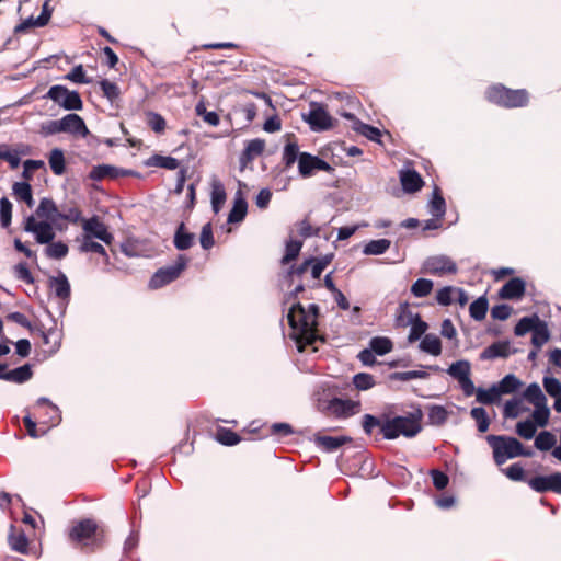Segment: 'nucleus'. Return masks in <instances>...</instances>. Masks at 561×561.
<instances>
[{"mask_svg": "<svg viewBox=\"0 0 561 561\" xmlns=\"http://www.w3.org/2000/svg\"><path fill=\"white\" fill-rule=\"evenodd\" d=\"M318 316L319 306L316 304H310L307 309L300 302H294L290 307L287 318L299 352H302L304 345L317 340Z\"/></svg>", "mask_w": 561, "mask_h": 561, "instance_id": "obj_1", "label": "nucleus"}, {"mask_svg": "<svg viewBox=\"0 0 561 561\" xmlns=\"http://www.w3.org/2000/svg\"><path fill=\"white\" fill-rule=\"evenodd\" d=\"M420 419L421 414L417 416L411 414L410 416H396L386 422H381L371 414H365L363 416L362 426L367 435H371L374 428L379 427L385 439H396L400 435L411 438L416 436L422 430Z\"/></svg>", "mask_w": 561, "mask_h": 561, "instance_id": "obj_2", "label": "nucleus"}, {"mask_svg": "<svg viewBox=\"0 0 561 561\" xmlns=\"http://www.w3.org/2000/svg\"><path fill=\"white\" fill-rule=\"evenodd\" d=\"M488 444L493 450V458L497 466L505 463L508 459L519 456L531 457V450H525L522 443L511 436L505 435H488L485 437Z\"/></svg>", "mask_w": 561, "mask_h": 561, "instance_id": "obj_3", "label": "nucleus"}, {"mask_svg": "<svg viewBox=\"0 0 561 561\" xmlns=\"http://www.w3.org/2000/svg\"><path fill=\"white\" fill-rule=\"evenodd\" d=\"M44 99L51 100L67 111H80L83 106L80 94L77 91H69L61 84L50 87Z\"/></svg>", "mask_w": 561, "mask_h": 561, "instance_id": "obj_4", "label": "nucleus"}, {"mask_svg": "<svg viewBox=\"0 0 561 561\" xmlns=\"http://www.w3.org/2000/svg\"><path fill=\"white\" fill-rule=\"evenodd\" d=\"M187 262L188 260L185 255H179L173 264L159 268L152 275L149 280V287L158 289L175 280L186 267Z\"/></svg>", "mask_w": 561, "mask_h": 561, "instance_id": "obj_5", "label": "nucleus"}, {"mask_svg": "<svg viewBox=\"0 0 561 561\" xmlns=\"http://www.w3.org/2000/svg\"><path fill=\"white\" fill-rule=\"evenodd\" d=\"M447 374L458 381L459 387L461 388L463 394L466 397H471L476 387L473 381L470 378L471 374V364L467 359H460L455 363H453L447 368Z\"/></svg>", "mask_w": 561, "mask_h": 561, "instance_id": "obj_6", "label": "nucleus"}, {"mask_svg": "<svg viewBox=\"0 0 561 561\" xmlns=\"http://www.w3.org/2000/svg\"><path fill=\"white\" fill-rule=\"evenodd\" d=\"M304 119L309 124L310 129L313 131H323L332 127V117L325 107L317 102L310 103V110Z\"/></svg>", "mask_w": 561, "mask_h": 561, "instance_id": "obj_7", "label": "nucleus"}, {"mask_svg": "<svg viewBox=\"0 0 561 561\" xmlns=\"http://www.w3.org/2000/svg\"><path fill=\"white\" fill-rule=\"evenodd\" d=\"M423 271L434 276L456 274L457 264L447 255H434L427 257L423 263Z\"/></svg>", "mask_w": 561, "mask_h": 561, "instance_id": "obj_8", "label": "nucleus"}, {"mask_svg": "<svg viewBox=\"0 0 561 561\" xmlns=\"http://www.w3.org/2000/svg\"><path fill=\"white\" fill-rule=\"evenodd\" d=\"M54 222L36 221L31 215L25 219L24 230L35 236L36 242L39 244H48L55 239Z\"/></svg>", "mask_w": 561, "mask_h": 561, "instance_id": "obj_9", "label": "nucleus"}, {"mask_svg": "<svg viewBox=\"0 0 561 561\" xmlns=\"http://www.w3.org/2000/svg\"><path fill=\"white\" fill-rule=\"evenodd\" d=\"M83 237L90 239H98L106 244H111L114 240L113 234L108 231L106 225L102 222L99 217L93 216L89 219L82 220Z\"/></svg>", "mask_w": 561, "mask_h": 561, "instance_id": "obj_10", "label": "nucleus"}, {"mask_svg": "<svg viewBox=\"0 0 561 561\" xmlns=\"http://www.w3.org/2000/svg\"><path fill=\"white\" fill-rule=\"evenodd\" d=\"M318 170L330 172L332 167L317 156H312L309 152H302L298 163L299 174L302 178H309Z\"/></svg>", "mask_w": 561, "mask_h": 561, "instance_id": "obj_11", "label": "nucleus"}, {"mask_svg": "<svg viewBox=\"0 0 561 561\" xmlns=\"http://www.w3.org/2000/svg\"><path fill=\"white\" fill-rule=\"evenodd\" d=\"M528 485L539 493L552 491L557 494H561V472L534 477L528 480Z\"/></svg>", "mask_w": 561, "mask_h": 561, "instance_id": "obj_12", "label": "nucleus"}, {"mask_svg": "<svg viewBox=\"0 0 561 561\" xmlns=\"http://www.w3.org/2000/svg\"><path fill=\"white\" fill-rule=\"evenodd\" d=\"M98 525L92 519H83L76 524L69 531L71 541L85 546L96 533Z\"/></svg>", "mask_w": 561, "mask_h": 561, "instance_id": "obj_13", "label": "nucleus"}, {"mask_svg": "<svg viewBox=\"0 0 561 561\" xmlns=\"http://www.w3.org/2000/svg\"><path fill=\"white\" fill-rule=\"evenodd\" d=\"M60 121L61 133H68L76 136L85 137L89 130L84 121L78 114L70 113L64 116Z\"/></svg>", "mask_w": 561, "mask_h": 561, "instance_id": "obj_14", "label": "nucleus"}, {"mask_svg": "<svg viewBox=\"0 0 561 561\" xmlns=\"http://www.w3.org/2000/svg\"><path fill=\"white\" fill-rule=\"evenodd\" d=\"M360 402L350 399L334 398L330 402V409L340 417H348L360 412Z\"/></svg>", "mask_w": 561, "mask_h": 561, "instance_id": "obj_15", "label": "nucleus"}, {"mask_svg": "<svg viewBox=\"0 0 561 561\" xmlns=\"http://www.w3.org/2000/svg\"><path fill=\"white\" fill-rule=\"evenodd\" d=\"M48 286L62 302L67 304L69 301L71 294L70 283L62 272H59L57 276H50Z\"/></svg>", "mask_w": 561, "mask_h": 561, "instance_id": "obj_16", "label": "nucleus"}, {"mask_svg": "<svg viewBox=\"0 0 561 561\" xmlns=\"http://www.w3.org/2000/svg\"><path fill=\"white\" fill-rule=\"evenodd\" d=\"M513 351L508 341H497L485 347L481 354V360H492L496 358H507Z\"/></svg>", "mask_w": 561, "mask_h": 561, "instance_id": "obj_17", "label": "nucleus"}, {"mask_svg": "<svg viewBox=\"0 0 561 561\" xmlns=\"http://www.w3.org/2000/svg\"><path fill=\"white\" fill-rule=\"evenodd\" d=\"M400 182L405 193H415L424 184L422 176L413 169H403L400 171Z\"/></svg>", "mask_w": 561, "mask_h": 561, "instance_id": "obj_18", "label": "nucleus"}, {"mask_svg": "<svg viewBox=\"0 0 561 561\" xmlns=\"http://www.w3.org/2000/svg\"><path fill=\"white\" fill-rule=\"evenodd\" d=\"M525 289V282L519 277H514L502 286L499 296L502 299H519L524 296Z\"/></svg>", "mask_w": 561, "mask_h": 561, "instance_id": "obj_19", "label": "nucleus"}, {"mask_svg": "<svg viewBox=\"0 0 561 561\" xmlns=\"http://www.w3.org/2000/svg\"><path fill=\"white\" fill-rule=\"evenodd\" d=\"M346 118L353 121V129L366 137L371 141H380L381 133L377 127L370 126L357 119L353 114L347 113L344 115Z\"/></svg>", "mask_w": 561, "mask_h": 561, "instance_id": "obj_20", "label": "nucleus"}, {"mask_svg": "<svg viewBox=\"0 0 561 561\" xmlns=\"http://www.w3.org/2000/svg\"><path fill=\"white\" fill-rule=\"evenodd\" d=\"M50 15V10L47 8V4H44L43 10L37 18L28 16L27 19H25L24 21L14 26V33L16 34L24 32L32 26H44L48 23Z\"/></svg>", "mask_w": 561, "mask_h": 561, "instance_id": "obj_21", "label": "nucleus"}, {"mask_svg": "<svg viewBox=\"0 0 561 561\" xmlns=\"http://www.w3.org/2000/svg\"><path fill=\"white\" fill-rule=\"evenodd\" d=\"M352 439L347 436H316L314 442L317 446L323 449L327 453H332L337 450L345 443L351 442Z\"/></svg>", "mask_w": 561, "mask_h": 561, "instance_id": "obj_22", "label": "nucleus"}, {"mask_svg": "<svg viewBox=\"0 0 561 561\" xmlns=\"http://www.w3.org/2000/svg\"><path fill=\"white\" fill-rule=\"evenodd\" d=\"M195 242V234L192 232H188L185 228L184 222H181L175 232L173 238V244L174 247L180 250L184 251L190 249Z\"/></svg>", "mask_w": 561, "mask_h": 561, "instance_id": "obj_23", "label": "nucleus"}, {"mask_svg": "<svg viewBox=\"0 0 561 561\" xmlns=\"http://www.w3.org/2000/svg\"><path fill=\"white\" fill-rule=\"evenodd\" d=\"M32 377V366L30 364H24L18 368L9 370L4 376H2V380L21 385L28 381Z\"/></svg>", "mask_w": 561, "mask_h": 561, "instance_id": "obj_24", "label": "nucleus"}, {"mask_svg": "<svg viewBox=\"0 0 561 561\" xmlns=\"http://www.w3.org/2000/svg\"><path fill=\"white\" fill-rule=\"evenodd\" d=\"M36 215L39 218H45V221L55 222L58 219L59 210L53 199L44 197L39 202Z\"/></svg>", "mask_w": 561, "mask_h": 561, "instance_id": "obj_25", "label": "nucleus"}, {"mask_svg": "<svg viewBox=\"0 0 561 561\" xmlns=\"http://www.w3.org/2000/svg\"><path fill=\"white\" fill-rule=\"evenodd\" d=\"M409 325L411 327L408 335L409 343H414L420 340L423 335H425V332L428 329L427 323L421 319L420 314H415L412 321L407 320L404 328Z\"/></svg>", "mask_w": 561, "mask_h": 561, "instance_id": "obj_26", "label": "nucleus"}, {"mask_svg": "<svg viewBox=\"0 0 561 561\" xmlns=\"http://www.w3.org/2000/svg\"><path fill=\"white\" fill-rule=\"evenodd\" d=\"M428 210L431 215L437 219H442L445 216L446 202L438 186H435L433 190L432 198L428 203Z\"/></svg>", "mask_w": 561, "mask_h": 561, "instance_id": "obj_27", "label": "nucleus"}, {"mask_svg": "<svg viewBox=\"0 0 561 561\" xmlns=\"http://www.w3.org/2000/svg\"><path fill=\"white\" fill-rule=\"evenodd\" d=\"M502 92L505 94L504 107H520L527 104L528 93L525 89L511 90Z\"/></svg>", "mask_w": 561, "mask_h": 561, "instance_id": "obj_28", "label": "nucleus"}, {"mask_svg": "<svg viewBox=\"0 0 561 561\" xmlns=\"http://www.w3.org/2000/svg\"><path fill=\"white\" fill-rule=\"evenodd\" d=\"M8 542L10 548L19 553H27L28 549V539L23 531L15 533L14 526L11 525L10 534L8 536Z\"/></svg>", "mask_w": 561, "mask_h": 561, "instance_id": "obj_29", "label": "nucleus"}, {"mask_svg": "<svg viewBox=\"0 0 561 561\" xmlns=\"http://www.w3.org/2000/svg\"><path fill=\"white\" fill-rule=\"evenodd\" d=\"M419 348L426 354L438 356L442 353V342L436 334L428 333L421 340Z\"/></svg>", "mask_w": 561, "mask_h": 561, "instance_id": "obj_30", "label": "nucleus"}, {"mask_svg": "<svg viewBox=\"0 0 561 561\" xmlns=\"http://www.w3.org/2000/svg\"><path fill=\"white\" fill-rule=\"evenodd\" d=\"M226 191L222 183L218 180H214L211 183V208L215 214H218L226 202Z\"/></svg>", "mask_w": 561, "mask_h": 561, "instance_id": "obj_31", "label": "nucleus"}, {"mask_svg": "<svg viewBox=\"0 0 561 561\" xmlns=\"http://www.w3.org/2000/svg\"><path fill=\"white\" fill-rule=\"evenodd\" d=\"M301 153L302 152L299 151V146L297 142H287L282 153V161L285 164V168L289 169L294 165L295 162L299 163Z\"/></svg>", "mask_w": 561, "mask_h": 561, "instance_id": "obj_32", "label": "nucleus"}, {"mask_svg": "<svg viewBox=\"0 0 561 561\" xmlns=\"http://www.w3.org/2000/svg\"><path fill=\"white\" fill-rule=\"evenodd\" d=\"M524 398L534 407L543 405L547 403V398L537 382L530 383L525 389Z\"/></svg>", "mask_w": 561, "mask_h": 561, "instance_id": "obj_33", "label": "nucleus"}, {"mask_svg": "<svg viewBox=\"0 0 561 561\" xmlns=\"http://www.w3.org/2000/svg\"><path fill=\"white\" fill-rule=\"evenodd\" d=\"M48 163L54 174L62 175L66 171L64 151L59 148H54L49 153Z\"/></svg>", "mask_w": 561, "mask_h": 561, "instance_id": "obj_34", "label": "nucleus"}, {"mask_svg": "<svg viewBox=\"0 0 561 561\" xmlns=\"http://www.w3.org/2000/svg\"><path fill=\"white\" fill-rule=\"evenodd\" d=\"M248 211V204L244 198L237 197L234 199L233 206L228 215V222L229 224H238L241 222Z\"/></svg>", "mask_w": 561, "mask_h": 561, "instance_id": "obj_35", "label": "nucleus"}, {"mask_svg": "<svg viewBox=\"0 0 561 561\" xmlns=\"http://www.w3.org/2000/svg\"><path fill=\"white\" fill-rule=\"evenodd\" d=\"M121 174V171L112 165L107 164H100L96 167H93L91 170L89 178L93 181H101L105 178L115 179Z\"/></svg>", "mask_w": 561, "mask_h": 561, "instance_id": "obj_36", "label": "nucleus"}, {"mask_svg": "<svg viewBox=\"0 0 561 561\" xmlns=\"http://www.w3.org/2000/svg\"><path fill=\"white\" fill-rule=\"evenodd\" d=\"M531 333V343L537 350L546 344L550 337L548 325L545 321L541 320L537 323Z\"/></svg>", "mask_w": 561, "mask_h": 561, "instance_id": "obj_37", "label": "nucleus"}, {"mask_svg": "<svg viewBox=\"0 0 561 561\" xmlns=\"http://www.w3.org/2000/svg\"><path fill=\"white\" fill-rule=\"evenodd\" d=\"M391 241L388 239L370 240L365 244L363 253L365 255H381L389 250Z\"/></svg>", "mask_w": 561, "mask_h": 561, "instance_id": "obj_38", "label": "nucleus"}, {"mask_svg": "<svg viewBox=\"0 0 561 561\" xmlns=\"http://www.w3.org/2000/svg\"><path fill=\"white\" fill-rule=\"evenodd\" d=\"M147 164L167 170H175L179 168L180 162L178 159L170 156L154 154L148 160Z\"/></svg>", "mask_w": 561, "mask_h": 561, "instance_id": "obj_39", "label": "nucleus"}, {"mask_svg": "<svg viewBox=\"0 0 561 561\" xmlns=\"http://www.w3.org/2000/svg\"><path fill=\"white\" fill-rule=\"evenodd\" d=\"M488 308V299L484 296H481L471 302L469 307L470 317L476 321H482L486 316Z\"/></svg>", "mask_w": 561, "mask_h": 561, "instance_id": "obj_40", "label": "nucleus"}, {"mask_svg": "<svg viewBox=\"0 0 561 561\" xmlns=\"http://www.w3.org/2000/svg\"><path fill=\"white\" fill-rule=\"evenodd\" d=\"M474 393L477 401L482 404H492L501 396L495 385H492L489 389L477 388Z\"/></svg>", "mask_w": 561, "mask_h": 561, "instance_id": "obj_41", "label": "nucleus"}, {"mask_svg": "<svg viewBox=\"0 0 561 561\" xmlns=\"http://www.w3.org/2000/svg\"><path fill=\"white\" fill-rule=\"evenodd\" d=\"M499 389L500 394H507L515 392L520 386V380L513 374L506 375L499 383H494Z\"/></svg>", "mask_w": 561, "mask_h": 561, "instance_id": "obj_42", "label": "nucleus"}, {"mask_svg": "<svg viewBox=\"0 0 561 561\" xmlns=\"http://www.w3.org/2000/svg\"><path fill=\"white\" fill-rule=\"evenodd\" d=\"M539 321L540 319L537 314L522 318L514 328L515 335L523 336L528 332H533Z\"/></svg>", "mask_w": 561, "mask_h": 561, "instance_id": "obj_43", "label": "nucleus"}, {"mask_svg": "<svg viewBox=\"0 0 561 561\" xmlns=\"http://www.w3.org/2000/svg\"><path fill=\"white\" fill-rule=\"evenodd\" d=\"M369 347L376 355L382 356L391 352L393 344L388 337L376 336L370 340Z\"/></svg>", "mask_w": 561, "mask_h": 561, "instance_id": "obj_44", "label": "nucleus"}, {"mask_svg": "<svg viewBox=\"0 0 561 561\" xmlns=\"http://www.w3.org/2000/svg\"><path fill=\"white\" fill-rule=\"evenodd\" d=\"M434 283L427 278H419L411 286V293L416 298L428 296L433 289Z\"/></svg>", "mask_w": 561, "mask_h": 561, "instance_id": "obj_45", "label": "nucleus"}, {"mask_svg": "<svg viewBox=\"0 0 561 561\" xmlns=\"http://www.w3.org/2000/svg\"><path fill=\"white\" fill-rule=\"evenodd\" d=\"M427 416L432 425H443L448 419V411L443 405L433 404L428 407Z\"/></svg>", "mask_w": 561, "mask_h": 561, "instance_id": "obj_46", "label": "nucleus"}, {"mask_svg": "<svg viewBox=\"0 0 561 561\" xmlns=\"http://www.w3.org/2000/svg\"><path fill=\"white\" fill-rule=\"evenodd\" d=\"M471 417L477 422L478 431L484 433L490 426V419L484 408L477 407L470 411Z\"/></svg>", "mask_w": 561, "mask_h": 561, "instance_id": "obj_47", "label": "nucleus"}, {"mask_svg": "<svg viewBox=\"0 0 561 561\" xmlns=\"http://www.w3.org/2000/svg\"><path fill=\"white\" fill-rule=\"evenodd\" d=\"M264 148H265L264 140H262L260 138H255V139L248 141L242 154L248 160H252L255 157H259L260 154H262V152L264 151Z\"/></svg>", "mask_w": 561, "mask_h": 561, "instance_id": "obj_48", "label": "nucleus"}, {"mask_svg": "<svg viewBox=\"0 0 561 561\" xmlns=\"http://www.w3.org/2000/svg\"><path fill=\"white\" fill-rule=\"evenodd\" d=\"M302 248V241L300 240H288L285 245V255L282 259V264H288L294 261L300 253Z\"/></svg>", "mask_w": 561, "mask_h": 561, "instance_id": "obj_49", "label": "nucleus"}, {"mask_svg": "<svg viewBox=\"0 0 561 561\" xmlns=\"http://www.w3.org/2000/svg\"><path fill=\"white\" fill-rule=\"evenodd\" d=\"M68 245L61 241L58 242H50L48 243L47 248L45 249V253L47 257L55 259V260H61L68 254Z\"/></svg>", "mask_w": 561, "mask_h": 561, "instance_id": "obj_50", "label": "nucleus"}, {"mask_svg": "<svg viewBox=\"0 0 561 561\" xmlns=\"http://www.w3.org/2000/svg\"><path fill=\"white\" fill-rule=\"evenodd\" d=\"M556 437L552 433L542 431L535 438V447L541 451H547L556 445Z\"/></svg>", "mask_w": 561, "mask_h": 561, "instance_id": "obj_51", "label": "nucleus"}, {"mask_svg": "<svg viewBox=\"0 0 561 561\" xmlns=\"http://www.w3.org/2000/svg\"><path fill=\"white\" fill-rule=\"evenodd\" d=\"M100 87H101V90H102L104 96L112 104L115 103L119 99L121 90L116 83L111 82L107 79H103L100 81Z\"/></svg>", "mask_w": 561, "mask_h": 561, "instance_id": "obj_52", "label": "nucleus"}, {"mask_svg": "<svg viewBox=\"0 0 561 561\" xmlns=\"http://www.w3.org/2000/svg\"><path fill=\"white\" fill-rule=\"evenodd\" d=\"M195 112L197 116L202 117L203 121L210 126H218L220 123L219 115L214 111L208 112L204 102H198L196 104Z\"/></svg>", "mask_w": 561, "mask_h": 561, "instance_id": "obj_53", "label": "nucleus"}, {"mask_svg": "<svg viewBox=\"0 0 561 561\" xmlns=\"http://www.w3.org/2000/svg\"><path fill=\"white\" fill-rule=\"evenodd\" d=\"M216 438L225 446H234L240 442V436L236 432L225 427L217 431Z\"/></svg>", "mask_w": 561, "mask_h": 561, "instance_id": "obj_54", "label": "nucleus"}, {"mask_svg": "<svg viewBox=\"0 0 561 561\" xmlns=\"http://www.w3.org/2000/svg\"><path fill=\"white\" fill-rule=\"evenodd\" d=\"M79 250L83 253H88V252L98 253V254L104 256L105 260H108V255H107L104 247L102 244H100L99 242L93 241L90 238H82V242H81Z\"/></svg>", "mask_w": 561, "mask_h": 561, "instance_id": "obj_55", "label": "nucleus"}, {"mask_svg": "<svg viewBox=\"0 0 561 561\" xmlns=\"http://www.w3.org/2000/svg\"><path fill=\"white\" fill-rule=\"evenodd\" d=\"M502 90L507 91L508 88L502 84L490 87L485 92V96L490 102L504 106L505 94L502 92Z\"/></svg>", "mask_w": 561, "mask_h": 561, "instance_id": "obj_56", "label": "nucleus"}, {"mask_svg": "<svg viewBox=\"0 0 561 561\" xmlns=\"http://www.w3.org/2000/svg\"><path fill=\"white\" fill-rule=\"evenodd\" d=\"M428 374L424 370L396 371L390 375V379L399 381H409L412 379H426Z\"/></svg>", "mask_w": 561, "mask_h": 561, "instance_id": "obj_57", "label": "nucleus"}, {"mask_svg": "<svg viewBox=\"0 0 561 561\" xmlns=\"http://www.w3.org/2000/svg\"><path fill=\"white\" fill-rule=\"evenodd\" d=\"M353 385L357 390H368L375 386V379L370 374L358 373L353 376Z\"/></svg>", "mask_w": 561, "mask_h": 561, "instance_id": "obj_58", "label": "nucleus"}, {"mask_svg": "<svg viewBox=\"0 0 561 561\" xmlns=\"http://www.w3.org/2000/svg\"><path fill=\"white\" fill-rule=\"evenodd\" d=\"M12 219V203L7 198L0 199V222L3 228L10 226Z\"/></svg>", "mask_w": 561, "mask_h": 561, "instance_id": "obj_59", "label": "nucleus"}, {"mask_svg": "<svg viewBox=\"0 0 561 561\" xmlns=\"http://www.w3.org/2000/svg\"><path fill=\"white\" fill-rule=\"evenodd\" d=\"M199 243L204 250H209L214 247L215 240H214L213 227H211L210 222H207L202 227L201 236H199Z\"/></svg>", "mask_w": 561, "mask_h": 561, "instance_id": "obj_60", "label": "nucleus"}, {"mask_svg": "<svg viewBox=\"0 0 561 561\" xmlns=\"http://www.w3.org/2000/svg\"><path fill=\"white\" fill-rule=\"evenodd\" d=\"M536 430V424L530 420L518 422L516 425V433L525 439H531Z\"/></svg>", "mask_w": 561, "mask_h": 561, "instance_id": "obj_61", "label": "nucleus"}, {"mask_svg": "<svg viewBox=\"0 0 561 561\" xmlns=\"http://www.w3.org/2000/svg\"><path fill=\"white\" fill-rule=\"evenodd\" d=\"M416 313H413L411 310H410V306L408 302H401L398 307V310H397V319H396V323H397V327H403L404 328V324L407 322V320H413V318L415 317Z\"/></svg>", "mask_w": 561, "mask_h": 561, "instance_id": "obj_62", "label": "nucleus"}, {"mask_svg": "<svg viewBox=\"0 0 561 561\" xmlns=\"http://www.w3.org/2000/svg\"><path fill=\"white\" fill-rule=\"evenodd\" d=\"M456 287L445 286L437 290L436 301L440 306H449L454 301L453 295L455 294Z\"/></svg>", "mask_w": 561, "mask_h": 561, "instance_id": "obj_63", "label": "nucleus"}, {"mask_svg": "<svg viewBox=\"0 0 561 561\" xmlns=\"http://www.w3.org/2000/svg\"><path fill=\"white\" fill-rule=\"evenodd\" d=\"M147 117L148 125L154 133L161 134L164 131L167 123L165 119L160 114L156 112H149L147 114Z\"/></svg>", "mask_w": 561, "mask_h": 561, "instance_id": "obj_64", "label": "nucleus"}]
</instances>
